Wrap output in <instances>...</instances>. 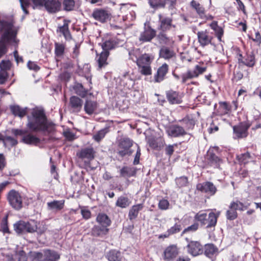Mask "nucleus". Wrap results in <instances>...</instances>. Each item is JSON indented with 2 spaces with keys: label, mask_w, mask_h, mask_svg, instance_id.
<instances>
[{
  "label": "nucleus",
  "mask_w": 261,
  "mask_h": 261,
  "mask_svg": "<svg viewBox=\"0 0 261 261\" xmlns=\"http://www.w3.org/2000/svg\"><path fill=\"white\" fill-rule=\"evenodd\" d=\"M81 212L84 219L88 220L91 218V213L89 210L86 208H82Z\"/></svg>",
  "instance_id": "64"
},
{
  "label": "nucleus",
  "mask_w": 261,
  "mask_h": 261,
  "mask_svg": "<svg viewBox=\"0 0 261 261\" xmlns=\"http://www.w3.org/2000/svg\"><path fill=\"white\" fill-rule=\"evenodd\" d=\"M218 248L212 244H207L204 247V254L209 258H212L218 253Z\"/></svg>",
  "instance_id": "37"
},
{
  "label": "nucleus",
  "mask_w": 261,
  "mask_h": 261,
  "mask_svg": "<svg viewBox=\"0 0 261 261\" xmlns=\"http://www.w3.org/2000/svg\"><path fill=\"white\" fill-rule=\"evenodd\" d=\"M10 108L13 114L20 118L24 117L27 113V108H22L18 106H13Z\"/></svg>",
  "instance_id": "40"
},
{
  "label": "nucleus",
  "mask_w": 261,
  "mask_h": 261,
  "mask_svg": "<svg viewBox=\"0 0 261 261\" xmlns=\"http://www.w3.org/2000/svg\"><path fill=\"white\" fill-rule=\"evenodd\" d=\"M75 4V0H63V5L64 10L66 11H70L74 9Z\"/></svg>",
  "instance_id": "49"
},
{
  "label": "nucleus",
  "mask_w": 261,
  "mask_h": 261,
  "mask_svg": "<svg viewBox=\"0 0 261 261\" xmlns=\"http://www.w3.org/2000/svg\"><path fill=\"white\" fill-rule=\"evenodd\" d=\"M168 136L171 137H179L187 134L185 128L178 125H172L169 127L167 130Z\"/></svg>",
  "instance_id": "17"
},
{
  "label": "nucleus",
  "mask_w": 261,
  "mask_h": 261,
  "mask_svg": "<svg viewBox=\"0 0 261 261\" xmlns=\"http://www.w3.org/2000/svg\"><path fill=\"white\" fill-rule=\"evenodd\" d=\"M11 67V63L10 61H5L3 60L0 63V68L1 70H4L7 72V70L10 69Z\"/></svg>",
  "instance_id": "60"
},
{
  "label": "nucleus",
  "mask_w": 261,
  "mask_h": 261,
  "mask_svg": "<svg viewBox=\"0 0 261 261\" xmlns=\"http://www.w3.org/2000/svg\"><path fill=\"white\" fill-rule=\"evenodd\" d=\"M159 25L158 30L160 31L167 32L172 28H175V25L173 23L172 17L159 14Z\"/></svg>",
  "instance_id": "7"
},
{
  "label": "nucleus",
  "mask_w": 261,
  "mask_h": 261,
  "mask_svg": "<svg viewBox=\"0 0 261 261\" xmlns=\"http://www.w3.org/2000/svg\"><path fill=\"white\" fill-rule=\"evenodd\" d=\"M120 176L123 177H129L133 176L136 174V170L134 168L123 167L120 170Z\"/></svg>",
  "instance_id": "43"
},
{
  "label": "nucleus",
  "mask_w": 261,
  "mask_h": 261,
  "mask_svg": "<svg viewBox=\"0 0 261 261\" xmlns=\"http://www.w3.org/2000/svg\"><path fill=\"white\" fill-rule=\"evenodd\" d=\"M7 200L11 206L16 211L22 207V197L21 194L15 190H11L7 194Z\"/></svg>",
  "instance_id": "5"
},
{
  "label": "nucleus",
  "mask_w": 261,
  "mask_h": 261,
  "mask_svg": "<svg viewBox=\"0 0 261 261\" xmlns=\"http://www.w3.org/2000/svg\"><path fill=\"white\" fill-rule=\"evenodd\" d=\"M95 151L93 148L87 147L82 149L81 151L77 153V155L81 159H87L91 161L94 158Z\"/></svg>",
  "instance_id": "24"
},
{
  "label": "nucleus",
  "mask_w": 261,
  "mask_h": 261,
  "mask_svg": "<svg viewBox=\"0 0 261 261\" xmlns=\"http://www.w3.org/2000/svg\"><path fill=\"white\" fill-rule=\"evenodd\" d=\"M229 208H233L236 211L240 210V211H244L245 206L244 204L239 201H233L231 203Z\"/></svg>",
  "instance_id": "58"
},
{
  "label": "nucleus",
  "mask_w": 261,
  "mask_h": 261,
  "mask_svg": "<svg viewBox=\"0 0 261 261\" xmlns=\"http://www.w3.org/2000/svg\"><path fill=\"white\" fill-rule=\"evenodd\" d=\"M109 56V51H102L99 56L97 57V62L99 69L105 67L108 64L107 59Z\"/></svg>",
  "instance_id": "27"
},
{
  "label": "nucleus",
  "mask_w": 261,
  "mask_h": 261,
  "mask_svg": "<svg viewBox=\"0 0 261 261\" xmlns=\"http://www.w3.org/2000/svg\"><path fill=\"white\" fill-rule=\"evenodd\" d=\"M190 6L201 19L207 20L213 18L211 15L206 14L204 8L199 2L193 0L190 3Z\"/></svg>",
  "instance_id": "9"
},
{
  "label": "nucleus",
  "mask_w": 261,
  "mask_h": 261,
  "mask_svg": "<svg viewBox=\"0 0 261 261\" xmlns=\"http://www.w3.org/2000/svg\"><path fill=\"white\" fill-rule=\"evenodd\" d=\"M167 98L171 104H178L181 102V98L178 93L175 91H169L167 92Z\"/></svg>",
  "instance_id": "28"
},
{
  "label": "nucleus",
  "mask_w": 261,
  "mask_h": 261,
  "mask_svg": "<svg viewBox=\"0 0 261 261\" xmlns=\"http://www.w3.org/2000/svg\"><path fill=\"white\" fill-rule=\"evenodd\" d=\"M175 180L176 186L179 188L187 187L189 184L188 178L185 176L177 177Z\"/></svg>",
  "instance_id": "47"
},
{
  "label": "nucleus",
  "mask_w": 261,
  "mask_h": 261,
  "mask_svg": "<svg viewBox=\"0 0 261 261\" xmlns=\"http://www.w3.org/2000/svg\"><path fill=\"white\" fill-rule=\"evenodd\" d=\"M63 22L64 23L62 25L58 26L57 32L60 34V36L63 35L66 40H71L72 38L69 29V23L70 21V20L64 19Z\"/></svg>",
  "instance_id": "21"
},
{
  "label": "nucleus",
  "mask_w": 261,
  "mask_h": 261,
  "mask_svg": "<svg viewBox=\"0 0 261 261\" xmlns=\"http://www.w3.org/2000/svg\"><path fill=\"white\" fill-rule=\"evenodd\" d=\"M130 201L127 197L121 196L118 197L116 202V206L124 208L128 207L130 205Z\"/></svg>",
  "instance_id": "45"
},
{
  "label": "nucleus",
  "mask_w": 261,
  "mask_h": 261,
  "mask_svg": "<svg viewBox=\"0 0 261 261\" xmlns=\"http://www.w3.org/2000/svg\"><path fill=\"white\" fill-rule=\"evenodd\" d=\"M117 45L115 40L114 38H111L104 41L101 45V47L103 50V51H109V50L114 48Z\"/></svg>",
  "instance_id": "41"
},
{
  "label": "nucleus",
  "mask_w": 261,
  "mask_h": 261,
  "mask_svg": "<svg viewBox=\"0 0 261 261\" xmlns=\"http://www.w3.org/2000/svg\"><path fill=\"white\" fill-rule=\"evenodd\" d=\"M177 146V144H174L173 145H169L166 146L165 149L166 154L169 156H171L174 151V147Z\"/></svg>",
  "instance_id": "63"
},
{
  "label": "nucleus",
  "mask_w": 261,
  "mask_h": 261,
  "mask_svg": "<svg viewBox=\"0 0 261 261\" xmlns=\"http://www.w3.org/2000/svg\"><path fill=\"white\" fill-rule=\"evenodd\" d=\"M25 221H19L14 224V229L18 234L25 232Z\"/></svg>",
  "instance_id": "48"
},
{
  "label": "nucleus",
  "mask_w": 261,
  "mask_h": 261,
  "mask_svg": "<svg viewBox=\"0 0 261 261\" xmlns=\"http://www.w3.org/2000/svg\"><path fill=\"white\" fill-rule=\"evenodd\" d=\"M47 204L49 210L60 211L64 207V200H54L47 202Z\"/></svg>",
  "instance_id": "38"
},
{
  "label": "nucleus",
  "mask_w": 261,
  "mask_h": 261,
  "mask_svg": "<svg viewBox=\"0 0 261 261\" xmlns=\"http://www.w3.org/2000/svg\"><path fill=\"white\" fill-rule=\"evenodd\" d=\"M109 231L108 227L102 225H95L92 229V234L95 237H103Z\"/></svg>",
  "instance_id": "25"
},
{
  "label": "nucleus",
  "mask_w": 261,
  "mask_h": 261,
  "mask_svg": "<svg viewBox=\"0 0 261 261\" xmlns=\"http://www.w3.org/2000/svg\"><path fill=\"white\" fill-rule=\"evenodd\" d=\"M133 144V141L129 138H124L121 139L119 145L118 154L122 157L131 155L134 152V150L130 149Z\"/></svg>",
  "instance_id": "6"
},
{
  "label": "nucleus",
  "mask_w": 261,
  "mask_h": 261,
  "mask_svg": "<svg viewBox=\"0 0 261 261\" xmlns=\"http://www.w3.org/2000/svg\"><path fill=\"white\" fill-rule=\"evenodd\" d=\"M109 261H121L122 256L121 252L116 250H111L107 254Z\"/></svg>",
  "instance_id": "36"
},
{
  "label": "nucleus",
  "mask_w": 261,
  "mask_h": 261,
  "mask_svg": "<svg viewBox=\"0 0 261 261\" xmlns=\"http://www.w3.org/2000/svg\"><path fill=\"white\" fill-rule=\"evenodd\" d=\"M176 0H148V3L151 7L158 8L164 7L166 5L170 9H173Z\"/></svg>",
  "instance_id": "18"
},
{
  "label": "nucleus",
  "mask_w": 261,
  "mask_h": 261,
  "mask_svg": "<svg viewBox=\"0 0 261 261\" xmlns=\"http://www.w3.org/2000/svg\"><path fill=\"white\" fill-rule=\"evenodd\" d=\"M143 208V204H138L133 205L129 211L128 218L129 220H133L136 219L138 215L139 212Z\"/></svg>",
  "instance_id": "30"
},
{
  "label": "nucleus",
  "mask_w": 261,
  "mask_h": 261,
  "mask_svg": "<svg viewBox=\"0 0 261 261\" xmlns=\"http://www.w3.org/2000/svg\"><path fill=\"white\" fill-rule=\"evenodd\" d=\"M96 221L100 225L109 227L111 223V221L109 217L104 213H99L96 218Z\"/></svg>",
  "instance_id": "39"
},
{
  "label": "nucleus",
  "mask_w": 261,
  "mask_h": 261,
  "mask_svg": "<svg viewBox=\"0 0 261 261\" xmlns=\"http://www.w3.org/2000/svg\"><path fill=\"white\" fill-rule=\"evenodd\" d=\"M2 140L5 146H13L17 144V141L11 137H6L5 138L3 137V139Z\"/></svg>",
  "instance_id": "55"
},
{
  "label": "nucleus",
  "mask_w": 261,
  "mask_h": 261,
  "mask_svg": "<svg viewBox=\"0 0 261 261\" xmlns=\"http://www.w3.org/2000/svg\"><path fill=\"white\" fill-rule=\"evenodd\" d=\"M188 252L193 256L201 254L203 253V246L197 241H191L187 246Z\"/></svg>",
  "instance_id": "15"
},
{
  "label": "nucleus",
  "mask_w": 261,
  "mask_h": 261,
  "mask_svg": "<svg viewBox=\"0 0 261 261\" xmlns=\"http://www.w3.org/2000/svg\"><path fill=\"white\" fill-rule=\"evenodd\" d=\"M55 52L56 56L60 57L62 56L64 53L65 45L62 43H55Z\"/></svg>",
  "instance_id": "51"
},
{
  "label": "nucleus",
  "mask_w": 261,
  "mask_h": 261,
  "mask_svg": "<svg viewBox=\"0 0 261 261\" xmlns=\"http://www.w3.org/2000/svg\"><path fill=\"white\" fill-rule=\"evenodd\" d=\"M31 256L34 261H57L60 258L56 252L50 250H44L43 253L31 252Z\"/></svg>",
  "instance_id": "4"
},
{
  "label": "nucleus",
  "mask_w": 261,
  "mask_h": 261,
  "mask_svg": "<svg viewBox=\"0 0 261 261\" xmlns=\"http://www.w3.org/2000/svg\"><path fill=\"white\" fill-rule=\"evenodd\" d=\"M197 35L198 41L201 47H204L212 44L213 36L207 30L199 31Z\"/></svg>",
  "instance_id": "13"
},
{
  "label": "nucleus",
  "mask_w": 261,
  "mask_h": 261,
  "mask_svg": "<svg viewBox=\"0 0 261 261\" xmlns=\"http://www.w3.org/2000/svg\"><path fill=\"white\" fill-rule=\"evenodd\" d=\"M148 143L150 147L158 150L162 148L165 144L163 140L155 139L153 138L148 139Z\"/></svg>",
  "instance_id": "31"
},
{
  "label": "nucleus",
  "mask_w": 261,
  "mask_h": 261,
  "mask_svg": "<svg viewBox=\"0 0 261 261\" xmlns=\"http://www.w3.org/2000/svg\"><path fill=\"white\" fill-rule=\"evenodd\" d=\"M107 131L106 129H101L99 132H97L95 135L93 136V138L97 142H99L102 139H103L106 134H107Z\"/></svg>",
  "instance_id": "59"
},
{
  "label": "nucleus",
  "mask_w": 261,
  "mask_h": 261,
  "mask_svg": "<svg viewBox=\"0 0 261 261\" xmlns=\"http://www.w3.org/2000/svg\"><path fill=\"white\" fill-rule=\"evenodd\" d=\"M83 101L76 96H72L69 99V109L72 113H79L82 110Z\"/></svg>",
  "instance_id": "16"
},
{
  "label": "nucleus",
  "mask_w": 261,
  "mask_h": 261,
  "mask_svg": "<svg viewBox=\"0 0 261 261\" xmlns=\"http://www.w3.org/2000/svg\"><path fill=\"white\" fill-rule=\"evenodd\" d=\"M206 213L202 211L198 212L195 216V219L203 225L206 224Z\"/></svg>",
  "instance_id": "53"
},
{
  "label": "nucleus",
  "mask_w": 261,
  "mask_h": 261,
  "mask_svg": "<svg viewBox=\"0 0 261 261\" xmlns=\"http://www.w3.org/2000/svg\"><path fill=\"white\" fill-rule=\"evenodd\" d=\"M230 111V106L226 102H220L217 113L218 115L222 116L228 114Z\"/></svg>",
  "instance_id": "42"
},
{
  "label": "nucleus",
  "mask_w": 261,
  "mask_h": 261,
  "mask_svg": "<svg viewBox=\"0 0 261 261\" xmlns=\"http://www.w3.org/2000/svg\"><path fill=\"white\" fill-rule=\"evenodd\" d=\"M237 158L240 163L246 164L249 162L251 158V156L250 153L248 152H247L238 155Z\"/></svg>",
  "instance_id": "56"
},
{
  "label": "nucleus",
  "mask_w": 261,
  "mask_h": 261,
  "mask_svg": "<svg viewBox=\"0 0 261 261\" xmlns=\"http://www.w3.org/2000/svg\"><path fill=\"white\" fill-rule=\"evenodd\" d=\"M154 59V55L152 54L145 53L138 58L136 63L139 73L145 76L151 75L152 69L151 64Z\"/></svg>",
  "instance_id": "3"
},
{
  "label": "nucleus",
  "mask_w": 261,
  "mask_h": 261,
  "mask_svg": "<svg viewBox=\"0 0 261 261\" xmlns=\"http://www.w3.org/2000/svg\"><path fill=\"white\" fill-rule=\"evenodd\" d=\"M46 0H19L21 8L25 14L29 12L27 10V7L31 6L34 9H41L44 7Z\"/></svg>",
  "instance_id": "8"
},
{
  "label": "nucleus",
  "mask_w": 261,
  "mask_h": 261,
  "mask_svg": "<svg viewBox=\"0 0 261 261\" xmlns=\"http://www.w3.org/2000/svg\"><path fill=\"white\" fill-rule=\"evenodd\" d=\"M226 217L229 220H234L237 217V213L233 208H229L226 212Z\"/></svg>",
  "instance_id": "61"
},
{
  "label": "nucleus",
  "mask_w": 261,
  "mask_h": 261,
  "mask_svg": "<svg viewBox=\"0 0 261 261\" xmlns=\"http://www.w3.org/2000/svg\"><path fill=\"white\" fill-rule=\"evenodd\" d=\"M242 62L245 65L249 67H252L255 64V57L253 53L247 55V58L244 61Z\"/></svg>",
  "instance_id": "52"
},
{
  "label": "nucleus",
  "mask_w": 261,
  "mask_h": 261,
  "mask_svg": "<svg viewBox=\"0 0 261 261\" xmlns=\"http://www.w3.org/2000/svg\"><path fill=\"white\" fill-rule=\"evenodd\" d=\"M250 124L247 122L241 123L238 125L233 127V133L237 138H244L248 136V129Z\"/></svg>",
  "instance_id": "11"
},
{
  "label": "nucleus",
  "mask_w": 261,
  "mask_h": 261,
  "mask_svg": "<svg viewBox=\"0 0 261 261\" xmlns=\"http://www.w3.org/2000/svg\"><path fill=\"white\" fill-rule=\"evenodd\" d=\"M25 232L33 233L37 231L39 233H42L45 231L46 228L43 225H40L35 220H30L28 222L25 221Z\"/></svg>",
  "instance_id": "12"
},
{
  "label": "nucleus",
  "mask_w": 261,
  "mask_h": 261,
  "mask_svg": "<svg viewBox=\"0 0 261 261\" xmlns=\"http://www.w3.org/2000/svg\"><path fill=\"white\" fill-rule=\"evenodd\" d=\"M180 77L181 84L186 83L188 80L195 78L191 70H188L186 72L182 73Z\"/></svg>",
  "instance_id": "54"
},
{
  "label": "nucleus",
  "mask_w": 261,
  "mask_h": 261,
  "mask_svg": "<svg viewBox=\"0 0 261 261\" xmlns=\"http://www.w3.org/2000/svg\"><path fill=\"white\" fill-rule=\"evenodd\" d=\"M72 89L75 94L83 98L85 97L88 93V90H86L81 83H75L73 85Z\"/></svg>",
  "instance_id": "35"
},
{
  "label": "nucleus",
  "mask_w": 261,
  "mask_h": 261,
  "mask_svg": "<svg viewBox=\"0 0 261 261\" xmlns=\"http://www.w3.org/2000/svg\"><path fill=\"white\" fill-rule=\"evenodd\" d=\"M196 189L197 190L211 196L214 195L217 192L216 187L210 181H205L198 184L196 185Z\"/></svg>",
  "instance_id": "14"
},
{
  "label": "nucleus",
  "mask_w": 261,
  "mask_h": 261,
  "mask_svg": "<svg viewBox=\"0 0 261 261\" xmlns=\"http://www.w3.org/2000/svg\"><path fill=\"white\" fill-rule=\"evenodd\" d=\"M160 57L166 60L171 59L175 56L174 52L169 48L163 46L160 50Z\"/></svg>",
  "instance_id": "34"
},
{
  "label": "nucleus",
  "mask_w": 261,
  "mask_h": 261,
  "mask_svg": "<svg viewBox=\"0 0 261 261\" xmlns=\"http://www.w3.org/2000/svg\"><path fill=\"white\" fill-rule=\"evenodd\" d=\"M28 127L35 132H46L50 125L44 110L39 108L32 110L30 115L28 116Z\"/></svg>",
  "instance_id": "2"
},
{
  "label": "nucleus",
  "mask_w": 261,
  "mask_h": 261,
  "mask_svg": "<svg viewBox=\"0 0 261 261\" xmlns=\"http://www.w3.org/2000/svg\"><path fill=\"white\" fill-rule=\"evenodd\" d=\"M98 105L95 101L86 100L84 105V110L86 114L92 115L98 108Z\"/></svg>",
  "instance_id": "26"
},
{
  "label": "nucleus",
  "mask_w": 261,
  "mask_h": 261,
  "mask_svg": "<svg viewBox=\"0 0 261 261\" xmlns=\"http://www.w3.org/2000/svg\"><path fill=\"white\" fill-rule=\"evenodd\" d=\"M166 32L160 31L157 35V39L159 42L161 44L169 45L173 42L172 38L167 36Z\"/></svg>",
  "instance_id": "32"
},
{
  "label": "nucleus",
  "mask_w": 261,
  "mask_h": 261,
  "mask_svg": "<svg viewBox=\"0 0 261 261\" xmlns=\"http://www.w3.org/2000/svg\"><path fill=\"white\" fill-rule=\"evenodd\" d=\"M181 230V225L179 224L175 223L174 226H172L167 230V236H171L172 234L178 233Z\"/></svg>",
  "instance_id": "57"
},
{
  "label": "nucleus",
  "mask_w": 261,
  "mask_h": 261,
  "mask_svg": "<svg viewBox=\"0 0 261 261\" xmlns=\"http://www.w3.org/2000/svg\"><path fill=\"white\" fill-rule=\"evenodd\" d=\"M156 35V31L149 25L145 26L144 31L141 32L139 40L142 43L150 42Z\"/></svg>",
  "instance_id": "10"
},
{
  "label": "nucleus",
  "mask_w": 261,
  "mask_h": 261,
  "mask_svg": "<svg viewBox=\"0 0 261 261\" xmlns=\"http://www.w3.org/2000/svg\"><path fill=\"white\" fill-rule=\"evenodd\" d=\"M220 215V212L215 214L213 212L209 213L208 217H206V227L211 228L216 225L217 219Z\"/></svg>",
  "instance_id": "33"
},
{
  "label": "nucleus",
  "mask_w": 261,
  "mask_h": 261,
  "mask_svg": "<svg viewBox=\"0 0 261 261\" xmlns=\"http://www.w3.org/2000/svg\"><path fill=\"white\" fill-rule=\"evenodd\" d=\"M209 163L215 168H219L222 160L214 153H211L208 158Z\"/></svg>",
  "instance_id": "46"
},
{
  "label": "nucleus",
  "mask_w": 261,
  "mask_h": 261,
  "mask_svg": "<svg viewBox=\"0 0 261 261\" xmlns=\"http://www.w3.org/2000/svg\"><path fill=\"white\" fill-rule=\"evenodd\" d=\"M168 71V65L166 63L163 64L160 67L156 73L154 75V82L160 83L165 78V76Z\"/></svg>",
  "instance_id": "23"
},
{
  "label": "nucleus",
  "mask_w": 261,
  "mask_h": 261,
  "mask_svg": "<svg viewBox=\"0 0 261 261\" xmlns=\"http://www.w3.org/2000/svg\"><path fill=\"white\" fill-rule=\"evenodd\" d=\"M44 7L49 13L59 12L61 8V3L59 0H46Z\"/></svg>",
  "instance_id": "19"
},
{
  "label": "nucleus",
  "mask_w": 261,
  "mask_h": 261,
  "mask_svg": "<svg viewBox=\"0 0 261 261\" xmlns=\"http://www.w3.org/2000/svg\"><path fill=\"white\" fill-rule=\"evenodd\" d=\"M18 28L14 25L12 18L0 19V58L7 52V46H18L19 40L16 38Z\"/></svg>",
  "instance_id": "1"
},
{
  "label": "nucleus",
  "mask_w": 261,
  "mask_h": 261,
  "mask_svg": "<svg viewBox=\"0 0 261 261\" xmlns=\"http://www.w3.org/2000/svg\"><path fill=\"white\" fill-rule=\"evenodd\" d=\"M206 69L205 66H201L199 65H196L191 71L194 76V77H197L200 74L204 73Z\"/></svg>",
  "instance_id": "50"
},
{
  "label": "nucleus",
  "mask_w": 261,
  "mask_h": 261,
  "mask_svg": "<svg viewBox=\"0 0 261 261\" xmlns=\"http://www.w3.org/2000/svg\"><path fill=\"white\" fill-rule=\"evenodd\" d=\"M158 206L160 209L166 210L169 208V202L167 199H162L160 200Z\"/></svg>",
  "instance_id": "62"
},
{
  "label": "nucleus",
  "mask_w": 261,
  "mask_h": 261,
  "mask_svg": "<svg viewBox=\"0 0 261 261\" xmlns=\"http://www.w3.org/2000/svg\"><path fill=\"white\" fill-rule=\"evenodd\" d=\"M178 122H180L184 126L185 130L192 129L195 124V120L191 116H187L181 120H179Z\"/></svg>",
  "instance_id": "29"
},
{
  "label": "nucleus",
  "mask_w": 261,
  "mask_h": 261,
  "mask_svg": "<svg viewBox=\"0 0 261 261\" xmlns=\"http://www.w3.org/2000/svg\"><path fill=\"white\" fill-rule=\"evenodd\" d=\"M178 253V250L176 245H171L165 248L163 258L165 260L170 261L175 258Z\"/></svg>",
  "instance_id": "20"
},
{
  "label": "nucleus",
  "mask_w": 261,
  "mask_h": 261,
  "mask_svg": "<svg viewBox=\"0 0 261 261\" xmlns=\"http://www.w3.org/2000/svg\"><path fill=\"white\" fill-rule=\"evenodd\" d=\"M22 141L26 144L33 145H37L40 142L39 138L31 134L23 136Z\"/></svg>",
  "instance_id": "44"
},
{
  "label": "nucleus",
  "mask_w": 261,
  "mask_h": 261,
  "mask_svg": "<svg viewBox=\"0 0 261 261\" xmlns=\"http://www.w3.org/2000/svg\"><path fill=\"white\" fill-rule=\"evenodd\" d=\"M92 16L100 22H106L109 18L110 13L108 11L102 9H96L94 10Z\"/></svg>",
  "instance_id": "22"
}]
</instances>
